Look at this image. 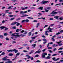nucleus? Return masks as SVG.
<instances>
[{
    "instance_id": "42",
    "label": "nucleus",
    "mask_w": 63,
    "mask_h": 63,
    "mask_svg": "<svg viewBox=\"0 0 63 63\" xmlns=\"http://www.w3.org/2000/svg\"><path fill=\"white\" fill-rule=\"evenodd\" d=\"M17 9V8H16V7H14V8H13V10H16V9Z\"/></svg>"
},
{
    "instance_id": "48",
    "label": "nucleus",
    "mask_w": 63,
    "mask_h": 63,
    "mask_svg": "<svg viewBox=\"0 0 63 63\" xmlns=\"http://www.w3.org/2000/svg\"><path fill=\"white\" fill-rule=\"evenodd\" d=\"M56 55H57V54H54L52 55V56H56Z\"/></svg>"
},
{
    "instance_id": "37",
    "label": "nucleus",
    "mask_w": 63,
    "mask_h": 63,
    "mask_svg": "<svg viewBox=\"0 0 63 63\" xmlns=\"http://www.w3.org/2000/svg\"><path fill=\"white\" fill-rule=\"evenodd\" d=\"M31 9L32 10H34L35 9V8L34 7H32L31 8Z\"/></svg>"
},
{
    "instance_id": "12",
    "label": "nucleus",
    "mask_w": 63,
    "mask_h": 63,
    "mask_svg": "<svg viewBox=\"0 0 63 63\" xmlns=\"http://www.w3.org/2000/svg\"><path fill=\"white\" fill-rule=\"evenodd\" d=\"M43 9V7H39L38 8V9H39V10H42Z\"/></svg>"
},
{
    "instance_id": "11",
    "label": "nucleus",
    "mask_w": 63,
    "mask_h": 63,
    "mask_svg": "<svg viewBox=\"0 0 63 63\" xmlns=\"http://www.w3.org/2000/svg\"><path fill=\"white\" fill-rule=\"evenodd\" d=\"M48 1H43L42 2V3L43 4H45V3H48Z\"/></svg>"
},
{
    "instance_id": "52",
    "label": "nucleus",
    "mask_w": 63,
    "mask_h": 63,
    "mask_svg": "<svg viewBox=\"0 0 63 63\" xmlns=\"http://www.w3.org/2000/svg\"><path fill=\"white\" fill-rule=\"evenodd\" d=\"M33 22H37L38 21L37 20H34L33 21Z\"/></svg>"
},
{
    "instance_id": "64",
    "label": "nucleus",
    "mask_w": 63,
    "mask_h": 63,
    "mask_svg": "<svg viewBox=\"0 0 63 63\" xmlns=\"http://www.w3.org/2000/svg\"><path fill=\"white\" fill-rule=\"evenodd\" d=\"M48 49H52V47H50L48 48Z\"/></svg>"
},
{
    "instance_id": "23",
    "label": "nucleus",
    "mask_w": 63,
    "mask_h": 63,
    "mask_svg": "<svg viewBox=\"0 0 63 63\" xmlns=\"http://www.w3.org/2000/svg\"><path fill=\"white\" fill-rule=\"evenodd\" d=\"M57 46V45H55V44H54L52 46L53 47H55Z\"/></svg>"
},
{
    "instance_id": "62",
    "label": "nucleus",
    "mask_w": 63,
    "mask_h": 63,
    "mask_svg": "<svg viewBox=\"0 0 63 63\" xmlns=\"http://www.w3.org/2000/svg\"><path fill=\"white\" fill-rule=\"evenodd\" d=\"M53 19L52 18H51L50 19V20H53Z\"/></svg>"
},
{
    "instance_id": "33",
    "label": "nucleus",
    "mask_w": 63,
    "mask_h": 63,
    "mask_svg": "<svg viewBox=\"0 0 63 63\" xmlns=\"http://www.w3.org/2000/svg\"><path fill=\"white\" fill-rule=\"evenodd\" d=\"M36 44H34L32 45V46H33V47H35V46H36Z\"/></svg>"
},
{
    "instance_id": "54",
    "label": "nucleus",
    "mask_w": 63,
    "mask_h": 63,
    "mask_svg": "<svg viewBox=\"0 0 63 63\" xmlns=\"http://www.w3.org/2000/svg\"><path fill=\"white\" fill-rule=\"evenodd\" d=\"M4 36H7V35H8V34H7V33H4Z\"/></svg>"
},
{
    "instance_id": "34",
    "label": "nucleus",
    "mask_w": 63,
    "mask_h": 63,
    "mask_svg": "<svg viewBox=\"0 0 63 63\" xmlns=\"http://www.w3.org/2000/svg\"><path fill=\"white\" fill-rule=\"evenodd\" d=\"M9 12V10H6L5 11V13H8V12Z\"/></svg>"
},
{
    "instance_id": "26",
    "label": "nucleus",
    "mask_w": 63,
    "mask_h": 63,
    "mask_svg": "<svg viewBox=\"0 0 63 63\" xmlns=\"http://www.w3.org/2000/svg\"><path fill=\"white\" fill-rule=\"evenodd\" d=\"M16 26H14L12 27V28L13 29H16Z\"/></svg>"
},
{
    "instance_id": "46",
    "label": "nucleus",
    "mask_w": 63,
    "mask_h": 63,
    "mask_svg": "<svg viewBox=\"0 0 63 63\" xmlns=\"http://www.w3.org/2000/svg\"><path fill=\"white\" fill-rule=\"evenodd\" d=\"M51 39V40H52V41L53 42H54V41H55V39H54V38H52Z\"/></svg>"
},
{
    "instance_id": "7",
    "label": "nucleus",
    "mask_w": 63,
    "mask_h": 63,
    "mask_svg": "<svg viewBox=\"0 0 63 63\" xmlns=\"http://www.w3.org/2000/svg\"><path fill=\"white\" fill-rule=\"evenodd\" d=\"M13 63V62L10 60H9L8 61L5 62V63Z\"/></svg>"
},
{
    "instance_id": "32",
    "label": "nucleus",
    "mask_w": 63,
    "mask_h": 63,
    "mask_svg": "<svg viewBox=\"0 0 63 63\" xmlns=\"http://www.w3.org/2000/svg\"><path fill=\"white\" fill-rule=\"evenodd\" d=\"M5 53L4 52H2L1 54V55H5Z\"/></svg>"
},
{
    "instance_id": "20",
    "label": "nucleus",
    "mask_w": 63,
    "mask_h": 63,
    "mask_svg": "<svg viewBox=\"0 0 63 63\" xmlns=\"http://www.w3.org/2000/svg\"><path fill=\"white\" fill-rule=\"evenodd\" d=\"M50 57L49 56H48L47 57L45 58H46V59H50Z\"/></svg>"
},
{
    "instance_id": "18",
    "label": "nucleus",
    "mask_w": 63,
    "mask_h": 63,
    "mask_svg": "<svg viewBox=\"0 0 63 63\" xmlns=\"http://www.w3.org/2000/svg\"><path fill=\"white\" fill-rule=\"evenodd\" d=\"M7 51L8 52H13V50H7Z\"/></svg>"
},
{
    "instance_id": "17",
    "label": "nucleus",
    "mask_w": 63,
    "mask_h": 63,
    "mask_svg": "<svg viewBox=\"0 0 63 63\" xmlns=\"http://www.w3.org/2000/svg\"><path fill=\"white\" fill-rule=\"evenodd\" d=\"M39 25H40V23H37V24L36 27H37V28H38V27H39Z\"/></svg>"
},
{
    "instance_id": "10",
    "label": "nucleus",
    "mask_w": 63,
    "mask_h": 63,
    "mask_svg": "<svg viewBox=\"0 0 63 63\" xmlns=\"http://www.w3.org/2000/svg\"><path fill=\"white\" fill-rule=\"evenodd\" d=\"M40 49H39L38 51H37L35 53H39L40 52H41V51H40Z\"/></svg>"
},
{
    "instance_id": "58",
    "label": "nucleus",
    "mask_w": 63,
    "mask_h": 63,
    "mask_svg": "<svg viewBox=\"0 0 63 63\" xmlns=\"http://www.w3.org/2000/svg\"><path fill=\"white\" fill-rule=\"evenodd\" d=\"M38 14H39V15H40V16H41V15H42V13H38Z\"/></svg>"
},
{
    "instance_id": "61",
    "label": "nucleus",
    "mask_w": 63,
    "mask_h": 63,
    "mask_svg": "<svg viewBox=\"0 0 63 63\" xmlns=\"http://www.w3.org/2000/svg\"><path fill=\"white\" fill-rule=\"evenodd\" d=\"M45 34L46 35V36H48V34L47 33H45Z\"/></svg>"
},
{
    "instance_id": "43",
    "label": "nucleus",
    "mask_w": 63,
    "mask_h": 63,
    "mask_svg": "<svg viewBox=\"0 0 63 63\" xmlns=\"http://www.w3.org/2000/svg\"><path fill=\"white\" fill-rule=\"evenodd\" d=\"M6 40L7 41H9V39L8 38L6 37Z\"/></svg>"
},
{
    "instance_id": "16",
    "label": "nucleus",
    "mask_w": 63,
    "mask_h": 63,
    "mask_svg": "<svg viewBox=\"0 0 63 63\" xmlns=\"http://www.w3.org/2000/svg\"><path fill=\"white\" fill-rule=\"evenodd\" d=\"M4 28H5V27L4 26L0 27V29H3Z\"/></svg>"
},
{
    "instance_id": "25",
    "label": "nucleus",
    "mask_w": 63,
    "mask_h": 63,
    "mask_svg": "<svg viewBox=\"0 0 63 63\" xmlns=\"http://www.w3.org/2000/svg\"><path fill=\"white\" fill-rule=\"evenodd\" d=\"M0 38H1V39H2V38H3V36L2 35H0Z\"/></svg>"
},
{
    "instance_id": "41",
    "label": "nucleus",
    "mask_w": 63,
    "mask_h": 63,
    "mask_svg": "<svg viewBox=\"0 0 63 63\" xmlns=\"http://www.w3.org/2000/svg\"><path fill=\"white\" fill-rule=\"evenodd\" d=\"M49 32V31H46L45 32V33H48Z\"/></svg>"
},
{
    "instance_id": "13",
    "label": "nucleus",
    "mask_w": 63,
    "mask_h": 63,
    "mask_svg": "<svg viewBox=\"0 0 63 63\" xmlns=\"http://www.w3.org/2000/svg\"><path fill=\"white\" fill-rule=\"evenodd\" d=\"M26 56L27 57L28 59H29L30 58H31V57L30 56H29V55H26Z\"/></svg>"
},
{
    "instance_id": "4",
    "label": "nucleus",
    "mask_w": 63,
    "mask_h": 63,
    "mask_svg": "<svg viewBox=\"0 0 63 63\" xmlns=\"http://www.w3.org/2000/svg\"><path fill=\"white\" fill-rule=\"evenodd\" d=\"M7 56H6L5 57L3 58H2V60H5V61H6V60H10L9 59H7Z\"/></svg>"
},
{
    "instance_id": "53",
    "label": "nucleus",
    "mask_w": 63,
    "mask_h": 63,
    "mask_svg": "<svg viewBox=\"0 0 63 63\" xmlns=\"http://www.w3.org/2000/svg\"><path fill=\"white\" fill-rule=\"evenodd\" d=\"M63 52V51H59L58 52L59 53H62V52Z\"/></svg>"
},
{
    "instance_id": "1",
    "label": "nucleus",
    "mask_w": 63,
    "mask_h": 63,
    "mask_svg": "<svg viewBox=\"0 0 63 63\" xmlns=\"http://www.w3.org/2000/svg\"><path fill=\"white\" fill-rule=\"evenodd\" d=\"M23 34H21V35H19V33H15L12 34V36H15V38H17V37H23Z\"/></svg>"
},
{
    "instance_id": "44",
    "label": "nucleus",
    "mask_w": 63,
    "mask_h": 63,
    "mask_svg": "<svg viewBox=\"0 0 63 63\" xmlns=\"http://www.w3.org/2000/svg\"><path fill=\"white\" fill-rule=\"evenodd\" d=\"M32 52H30L29 53V54H32V53H33V51H32Z\"/></svg>"
},
{
    "instance_id": "29",
    "label": "nucleus",
    "mask_w": 63,
    "mask_h": 63,
    "mask_svg": "<svg viewBox=\"0 0 63 63\" xmlns=\"http://www.w3.org/2000/svg\"><path fill=\"white\" fill-rule=\"evenodd\" d=\"M47 10H50L51 9V7H48L47 8Z\"/></svg>"
},
{
    "instance_id": "30",
    "label": "nucleus",
    "mask_w": 63,
    "mask_h": 63,
    "mask_svg": "<svg viewBox=\"0 0 63 63\" xmlns=\"http://www.w3.org/2000/svg\"><path fill=\"white\" fill-rule=\"evenodd\" d=\"M29 20L28 19L25 20V22H29Z\"/></svg>"
},
{
    "instance_id": "63",
    "label": "nucleus",
    "mask_w": 63,
    "mask_h": 63,
    "mask_svg": "<svg viewBox=\"0 0 63 63\" xmlns=\"http://www.w3.org/2000/svg\"><path fill=\"white\" fill-rule=\"evenodd\" d=\"M24 32V30H22L21 32V33H23Z\"/></svg>"
},
{
    "instance_id": "40",
    "label": "nucleus",
    "mask_w": 63,
    "mask_h": 63,
    "mask_svg": "<svg viewBox=\"0 0 63 63\" xmlns=\"http://www.w3.org/2000/svg\"><path fill=\"white\" fill-rule=\"evenodd\" d=\"M42 40L43 41H47V40L45 39H42Z\"/></svg>"
},
{
    "instance_id": "19",
    "label": "nucleus",
    "mask_w": 63,
    "mask_h": 63,
    "mask_svg": "<svg viewBox=\"0 0 63 63\" xmlns=\"http://www.w3.org/2000/svg\"><path fill=\"white\" fill-rule=\"evenodd\" d=\"M58 17H59L58 16H56L54 17V18H56V19H58Z\"/></svg>"
},
{
    "instance_id": "27",
    "label": "nucleus",
    "mask_w": 63,
    "mask_h": 63,
    "mask_svg": "<svg viewBox=\"0 0 63 63\" xmlns=\"http://www.w3.org/2000/svg\"><path fill=\"white\" fill-rule=\"evenodd\" d=\"M39 55H37L35 56H34V57H39Z\"/></svg>"
},
{
    "instance_id": "59",
    "label": "nucleus",
    "mask_w": 63,
    "mask_h": 63,
    "mask_svg": "<svg viewBox=\"0 0 63 63\" xmlns=\"http://www.w3.org/2000/svg\"><path fill=\"white\" fill-rule=\"evenodd\" d=\"M21 9H22V10H25V8H23V7H22L21 8Z\"/></svg>"
},
{
    "instance_id": "38",
    "label": "nucleus",
    "mask_w": 63,
    "mask_h": 63,
    "mask_svg": "<svg viewBox=\"0 0 63 63\" xmlns=\"http://www.w3.org/2000/svg\"><path fill=\"white\" fill-rule=\"evenodd\" d=\"M15 19V18H11V19H10V20H14Z\"/></svg>"
},
{
    "instance_id": "49",
    "label": "nucleus",
    "mask_w": 63,
    "mask_h": 63,
    "mask_svg": "<svg viewBox=\"0 0 63 63\" xmlns=\"http://www.w3.org/2000/svg\"><path fill=\"white\" fill-rule=\"evenodd\" d=\"M31 59L32 60H33L34 59V58L33 57H31Z\"/></svg>"
},
{
    "instance_id": "36",
    "label": "nucleus",
    "mask_w": 63,
    "mask_h": 63,
    "mask_svg": "<svg viewBox=\"0 0 63 63\" xmlns=\"http://www.w3.org/2000/svg\"><path fill=\"white\" fill-rule=\"evenodd\" d=\"M19 54H20V53H18L16 55V56H18L19 55Z\"/></svg>"
},
{
    "instance_id": "3",
    "label": "nucleus",
    "mask_w": 63,
    "mask_h": 63,
    "mask_svg": "<svg viewBox=\"0 0 63 63\" xmlns=\"http://www.w3.org/2000/svg\"><path fill=\"white\" fill-rule=\"evenodd\" d=\"M63 32V30H61L60 31V32H58V33H56V35H59V34H60V33H62Z\"/></svg>"
},
{
    "instance_id": "24",
    "label": "nucleus",
    "mask_w": 63,
    "mask_h": 63,
    "mask_svg": "<svg viewBox=\"0 0 63 63\" xmlns=\"http://www.w3.org/2000/svg\"><path fill=\"white\" fill-rule=\"evenodd\" d=\"M38 36H35L34 37H31V38L32 39H34L36 38V37H37Z\"/></svg>"
},
{
    "instance_id": "47",
    "label": "nucleus",
    "mask_w": 63,
    "mask_h": 63,
    "mask_svg": "<svg viewBox=\"0 0 63 63\" xmlns=\"http://www.w3.org/2000/svg\"><path fill=\"white\" fill-rule=\"evenodd\" d=\"M27 51H26L25 50H23V52H27Z\"/></svg>"
},
{
    "instance_id": "28",
    "label": "nucleus",
    "mask_w": 63,
    "mask_h": 63,
    "mask_svg": "<svg viewBox=\"0 0 63 63\" xmlns=\"http://www.w3.org/2000/svg\"><path fill=\"white\" fill-rule=\"evenodd\" d=\"M60 58H58L57 59H55L54 60V61H57L58 60H59V59H60Z\"/></svg>"
},
{
    "instance_id": "14",
    "label": "nucleus",
    "mask_w": 63,
    "mask_h": 63,
    "mask_svg": "<svg viewBox=\"0 0 63 63\" xmlns=\"http://www.w3.org/2000/svg\"><path fill=\"white\" fill-rule=\"evenodd\" d=\"M8 16L9 17H12L14 16V15H10Z\"/></svg>"
},
{
    "instance_id": "15",
    "label": "nucleus",
    "mask_w": 63,
    "mask_h": 63,
    "mask_svg": "<svg viewBox=\"0 0 63 63\" xmlns=\"http://www.w3.org/2000/svg\"><path fill=\"white\" fill-rule=\"evenodd\" d=\"M24 11H20V14H22V15H24Z\"/></svg>"
},
{
    "instance_id": "22",
    "label": "nucleus",
    "mask_w": 63,
    "mask_h": 63,
    "mask_svg": "<svg viewBox=\"0 0 63 63\" xmlns=\"http://www.w3.org/2000/svg\"><path fill=\"white\" fill-rule=\"evenodd\" d=\"M31 34H32V33L31 32H29L28 34V35L29 36H31Z\"/></svg>"
},
{
    "instance_id": "8",
    "label": "nucleus",
    "mask_w": 63,
    "mask_h": 63,
    "mask_svg": "<svg viewBox=\"0 0 63 63\" xmlns=\"http://www.w3.org/2000/svg\"><path fill=\"white\" fill-rule=\"evenodd\" d=\"M13 51H15V53H17V52L18 51L17 50H16L15 49H14L13 50Z\"/></svg>"
},
{
    "instance_id": "60",
    "label": "nucleus",
    "mask_w": 63,
    "mask_h": 63,
    "mask_svg": "<svg viewBox=\"0 0 63 63\" xmlns=\"http://www.w3.org/2000/svg\"><path fill=\"white\" fill-rule=\"evenodd\" d=\"M59 2H63V0H59Z\"/></svg>"
},
{
    "instance_id": "21",
    "label": "nucleus",
    "mask_w": 63,
    "mask_h": 63,
    "mask_svg": "<svg viewBox=\"0 0 63 63\" xmlns=\"http://www.w3.org/2000/svg\"><path fill=\"white\" fill-rule=\"evenodd\" d=\"M33 41H34V40L32 39V40H30L29 41V42L30 43H32V42H33Z\"/></svg>"
},
{
    "instance_id": "45",
    "label": "nucleus",
    "mask_w": 63,
    "mask_h": 63,
    "mask_svg": "<svg viewBox=\"0 0 63 63\" xmlns=\"http://www.w3.org/2000/svg\"><path fill=\"white\" fill-rule=\"evenodd\" d=\"M63 17H60L59 18V19H60V20H62V19H63Z\"/></svg>"
},
{
    "instance_id": "50",
    "label": "nucleus",
    "mask_w": 63,
    "mask_h": 63,
    "mask_svg": "<svg viewBox=\"0 0 63 63\" xmlns=\"http://www.w3.org/2000/svg\"><path fill=\"white\" fill-rule=\"evenodd\" d=\"M59 62H63V60H60L59 61Z\"/></svg>"
},
{
    "instance_id": "51",
    "label": "nucleus",
    "mask_w": 63,
    "mask_h": 63,
    "mask_svg": "<svg viewBox=\"0 0 63 63\" xmlns=\"http://www.w3.org/2000/svg\"><path fill=\"white\" fill-rule=\"evenodd\" d=\"M19 25H20V24L19 23H17L16 24V26H18Z\"/></svg>"
},
{
    "instance_id": "39",
    "label": "nucleus",
    "mask_w": 63,
    "mask_h": 63,
    "mask_svg": "<svg viewBox=\"0 0 63 63\" xmlns=\"http://www.w3.org/2000/svg\"><path fill=\"white\" fill-rule=\"evenodd\" d=\"M48 25H46L44 26V28H45V27H47Z\"/></svg>"
},
{
    "instance_id": "2",
    "label": "nucleus",
    "mask_w": 63,
    "mask_h": 63,
    "mask_svg": "<svg viewBox=\"0 0 63 63\" xmlns=\"http://www.w3.org/2000/svg\"><path fill=\"white\" fill-rule=\"evenodd\" d=\"M47 55V53H43L41 55L42 57L43 58H45V55Z\"/></svg>"
},
{
    "instance_id": "5",
    "label": "nucleus",
    "mask_w": 63,
    "mask_h": 63,
    "mask_svg": "<svg viewBox=\"0 0 63 63\" xmlns=\"http://www.w3.org/2000/svg\"><path fill=\"white\" fill-rule=\"evenodd\" d=\"M57 10V9H56V10L54 11H53L52 13H51V14H58V12H55Z\"/></svg>"
},
{
    "instance_id": "56",
    "label": "nucleus",
    "mask_w": 63,
    "mask_h": 63,
    "mask_svg": "<svg viewBox=\"0 0 63 63\" xmlns=\"http://www.w3.org/2000/svg\"><path fill=\"white\" fill-rule=\"evenodd\" d=\"M19 31V29H18L16 30V32H18Z\"/></svg>"
},
{
    "instance_id": "57",
    "label": "nucleus",
    "mask_w": 63,
    "mask_h": 63,
    "mask_svg": "<svg viewBox=\"0 0 63 63\" xmlns=\"http://www.w3.org/2000/svg\"><path fill=\"white\" fill-rule=\"evenodd\" d=\"M25 16H25H28V15L27 14H25L24 15Z\"/></svg>"
},
{
    "instance_id": "55",
    "label": "nucleus",
    "mask_w": 63,
    "mask_h": 63,
    "mask_svg": "<svg viewBox=\"0 0 63 63\" xmlns=\"http://www.w3.org/2000/svg\"><path fill=\"white\" fill-rule=\"evenodd\" d=\"M36 62H40L41 61L40 60H37L36 61Z\"/></svg>"
},
{
    "instance_id": "35",
    "label": "nucleus",
    "mask_w": 63,
    "mask_h": 63,
    "mask_svg": "<svg viewBox=\"0 0 63 63\" xmlns=\"http://www.w3.org/2000/svg\"><path fill=\"white\" fill-rule=\"evenodd\" d=\"M9 56H12V55H13V54L12 53L9 54Z\"/></svg>"
},
{
    "instance_id": "9",
    "label": "nucleus",
    "mask_w": 63,
    "mask_h": 63,
    "mask_svg": "<svg viewBox=\"0 0 63 63\" xmlns=\"http://www.w3.org/2000/svg\"><path fill=\"white\" fill-rule=\"evenodd\" d=\"M18 22H16L14 23H13L11 24V25H15V24H16L17 23H18Z\"/></svg>"
},
{
    "instance_id": "31",
    "label": "nucleus",
    "mask_w": 63,
    "mask_h": 63,
    "mask_svg": "<svg viewBox=\"0 0 63 63\" xmlns=\"http://www.w3.org/2000/svg\"><path fill=\"white\" fill-rule=\"evenodd\" d=\"M25 22V20H23L21 22V23H23V22Z\"/></svg>"
},
{
    "instance_id": "6",
    "label": "nucleus",
    "mask_w": 63,
    "mask_h": 63,
    "mask_svg": "<svg viewBox=\"0 0 63 63\" xmlns=\"http://www.w3.org/2000/svg\"><path fill=\"white\" fill-rule=\"evenodd\" d=\"M48 30H49V32H52V29H51V28L50 27H48L47 28Z\"/></svg>"
}]
</instances>
